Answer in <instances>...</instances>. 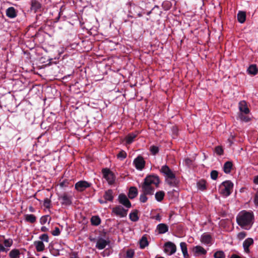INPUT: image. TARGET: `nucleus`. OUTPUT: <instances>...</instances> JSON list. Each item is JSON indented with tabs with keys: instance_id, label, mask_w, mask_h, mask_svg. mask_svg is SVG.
I'll return each instance as SVG.
<instances>
[{
	"instance_id": "nucleus-10",
	"label": "nucleus",
	"mask_w": 258,
	"mask_h": 258,
	"mask_svg": "<svg viewBox=\"0 0 258 258\" xmlns=\"http://www.w3.org/2000/svg\"><path fill=\"white\" fill-rule=\"evenodd\" d=\"M127 211L128 210L124 209L121 206H117L112 209V212L120 217H126Z\"/></svg>"
},
{
	"instance_id": "nucleus-23",
	"label": "nucleus",
	"mask_w": 258,
	"mask_h": 258,
	"mask_svg": "<svg viewBox=\"0 0 258 258\" xmlns=\"http://www.w3.org/2000/svg\"><path fill=\"white\" fill-rule=\"evenodd\" d=\"M232 163L231 161L226 162L223 166V171L225 173H229L232 168Z\"/></svg>"
},
{
	"instance_id": "nucleus-24",
	"label": "nucleus",
	"mask_w": 258,
	"mask_h": 258,
	"mask_svg": "<svg viewBox=\"0 0 258 258\" xmlns=\"http://www.w3.org/2000/svg\"><path fill=\"white\" fill-rule=\"evenodd\" d=\"M193 251L196 254H206L207 251L201 246H196L194 247Z\"/></svg>"
},
{
	"instance_id": "nucleus-48",
	"label": "nucleus",
	"mask_w": 258,
	"mask_h": 258,
	"mask_svg": "<svg viewBox=\"0 0 258 258\" xmlns=\"http://www.w3.org/2000/svg\"><path fill=\"white\" fill-rule=\"evenodd\" d=\"M48 218V216H42L40 220V222L42 225H43L46 223L47 221V219Z\"/></svg>"
},
{
	"instance_id": "nucleus-21",
	"label": "nucleus",
	"mask_w": 258,
	"mask_h": 258,
	"mask_svg": "<svg viewBox=\"0 0 258 258\" xmlns=\"http://www.w3.org/2000/svg\"><path fill=\"white\" fill-rule=\"evenodd\" d=\"M34 244L36 250L38 252L43 251L45 248V245L42 241H35L34 242Z\"/></svg>"
},
{
	"instance_id": "nucleus-3",
	"label": "nucleus",
	"mask_w": 258,
	"mask_h": 258,
	"mask_svg": "<svg viewBox=\"0 0 258 258\" xmlns=\"http://www.w3.org/2000/svg\"><path fill=\"white\" fill-rule=\"evenodd\" d=\"M233 183L230 180L223 182L219 186V192L223 196L228 197L232 192Z\"/></svg>"
},
{
	"instance_id": "nucleus-59",
	"label": "nucleus",
	"mask_w": 258,
	"mask_h": 258,
	"mask_svg": "<svg viewBox=\"0 0 258 258\" xmlns=\"http://www.w3.org/2000/svg\"><path fill=\"white\" fill-rule=\"evenodd\" d=\"M165 5H167V7L166 8V10H168L170 9V6H169V3L168 2L167 3H164L163 4V6H165Z\"/></svg>"
},
{
	"instance_id": "nucleus-20",
	"label": "nucleus",
	"mask_w": 258,
	"mask_h": 258,
	"mask_svg": "<svg viewBox=\"0 0 258 258\" xmlns=\"http://www.w3.org/2000/svg\"><path fill=\"white\" fill-rule=\"evenodd\" d=\"M41 7V4L36 0H32L31 1V10L34 12H36Z\"/></svg>"
},
{
	"instance_id": "nucleus-45",
	"label": "nucleus",
	"mask_w": 258,
	"mask_h": 258,
	"mask_svg": "<svg viewBox=\"0 0 258 258\" xmlns=\"http://www.w3.org/2000/svg\"><path fill=\"white\" fill-rule=\"evenodd\" d=\"M215 151L219 155H221L223 154V150L221 146H217L215 148Z\"/></svg>"
},
{
	"instance_id": "nucleus-46",
	"label": "nucleus",
	"mask_w": 258,
	"mask_h": 258,
	"mask_svg": "<svg viewBox=\"0 0 258 258\" xmlns=\"http://www.w3.org/2000/svg\"><path fill=\"white\" fill-rule=\"evenodd\" d=\"M60 231L58 227H55L54 230L51 232L53 236H58L60 234Z\"/></svg>"
},
{
	"instance_id": "nucleus-38",
	"label": "nucleus",
	"mask_w": 258,
	"mask_h": 258,
	"mask_svg": "<svg viewBox=\"0 0 258 258\" xmlns=\"http://www.w3.org/2000/svg\"><path fill=\"white\" fill-rule=\"evenodd\" d=\"M13 243V241L12 239L9 238V239H5L4 240V244L6 247H11Z\"/></svg>"
},
{
	"instance_id": "nucleus-2",
	"label": "nucleus",
	"mask_w": 258,
	"mask_h": 258,
	"mask_svg": "<svg viewBox=\"0 0 258 258\" xmlns=\"http://www.w3.org/2000/svg\"><path fill=\"white\" fill-rule=\"evenodd\" d=\"M254 215L252 212L243 211L236 217L238 225L242 228L249 230L253 223Z\"/></svg>"
},
{
	"instance_id": "nucleus-52",
	"label": "nucleus",
	"mask_w": 258,
	"mask_h": 258,
	"mask_svg": "<svg viewBox=\"0 0 258 258\" xmlns=\"http://www.w3.org/2000/svg\"><path fill=\"white\" fill-rule=\"evenodd\" d=\"M153 218L158 221H160L161 220V217L159 214H158L157 215H156Z\"/></svg>"
},
{
	"instance_id": "nucleus-13",
	"label": "nucleus",
	"mask_w": 258,
	"mask_h": 258,
	"mask_svg": "<svg viewBox=\"0 0 258 258\" xmlns=\"http://www.w3.org/2000/svg\"><path fill=\"white\" fill-rule=\"evenodd\" d=\"M253 240L251 238H247L244 241L243 247L246 253H249L250 252L249 246L253 245Z\"/></svg>"
},
{
	"instance_id": "nucleus-4",
	"label": "nucleus",
	"mask_w": 258,
	"mask_h": 258,
	"mask_svg": "<svg viewBox=\"0 0 258 258\" xmlns=\"http://www.w3.org/2000/svg\"><path fill=\"white\" fill-rule=\"evenodd\" d=\"M58 200L62 206L67 207L72 204L73 197L71 194L65 192L58 195Z\"/></svg>"
},
{
	"instance_id": "nucleus-1",
	"label": "nucleus",
	"mask_w": 258,
	"mask_h": 258,
	"mask_svg": "<svg viewBox=\"0 0 258 258\" xmlns=\"http://www.w3.org/2000/svg\"><path fill=\"white\" fill-rule=\"evenodd\" d=\"M160 180L157 175H149L144 179V181L141 185L142 192L147 195H153L154 192V188L152 184H154L158 187Z\"/></svg>"
},
{
	"instance_id": "nucleus-25",
	"label": "nucleus",
	"mask_w": 258,
	"mask_h": 258,
	"mask_svg": "<svg viewBox=\"0 0 258 258\" xmlns=\"http://www.w3.org/2000/svg\"><path fill=\"white\" fill-rule=\"evenodd\" d=\"M138 212L137 210H135L130 214L129 217L132 221L136 222L139 220Z\"/></svg>"
},
{
	"instance_id": "nucleus-44",
	"label": "nucleus",
	"mask_w": 258,
	"mask_h": 258,
	"mask_svg": "<svg viewBox=\"0 0 258 258\" xmlns=\"http://www.w3.org/2000/svg\"><path fill=\"white\" fill-rule=\"evenodd\" d=\"M51 201L48 198H45L44 200L43 206L47 209L50 208Z\"/></svg>"
},
{
	"instance_id": "nucleus-57",
	"label": "nucleus",
	"mask_w": 258,
	"mask_h": 258,
	"mask_svg": "<svg viewBox=\"0 0 258 258\" xmlns=\"http://www.w3.org/2000/svg\"><path fill=\"white\" fill-rule=\"evenodd\" d=\"M99 202L100 204H106L107 203V202L105 200H101V199H100L99 200Z\"/></svg>"
},
{
	"instance_id": "nucleus-56",
	"label": "nucleus",
	"mask_w": 258,
	"mask_h": 258,
	"mask_svg": "<svg viewBox=\"0 0 258 258\" xmlns=\"http://www.w3.org/2000/svg\"><path fill=\"white\" fill-rule=\"evenodd\" d=\"M41 231L42 232H46L48 231V228H46L45 226H42L41 228Z\"/></svg>"
},
{
	"instance_id": "nucleus-62",
	"label": "nucleus",
	"mask_w": 258,
	"mask_h": 258,
	"mask_svg": "<svg viewBox=\"0 0 258 258\" xmlns=\"http://www.w3.org/2000/svg\"><path fill=\"white\" fill-rule=\"evenodd\" d=\"M151 12H152V11H150V12H148L147 15H149L151 13Z\"/></svg>"
},
{
	"instance_id": "nucleus-27",
	"label": "nucleus",
	"mask_w": 258,
	"mask_h": 258,
	"mask_svg": "<svg viewBox=\"0 0 258 258\" xmlns=\"http://www.w3.org/2000/svg\"><path fill=\"white\" fill-rule=\"evenodd\" d=\"M248 74L252 75H256L258 73V69L255 64H251L247 69Z\"/></svg>"
},
{
	"instance_id": "nucleus-34",
	"label": "nucleus",
	"mask_w": 258,
	"mask_h": 258,
	"mask_svg": "<svg viewBox=\"0 0 258 258\" xmlns=\"http://www.w3.org/2000/svg\"><path fill=\"white\" fill-rule=\"evenodd\" d=\"M197 187L201 190H204L206 189V182L205 180L202 179L197 182Z\"/></svg>"
},
{
	"instance_id": "nucleus-54",
	"label": "nucleus",
	"mask_w": 258,
	"mask_h": 258,
	"mask_svg": "<svg viewBox=\"0 0 258 258\" xmlns=\"http://www.w3.org/2000/svg\"><path fill=\"white\" fill-rule=\"evenodd\" d=\"M253 182L256 184H258V176H254L253 179Z\"/></svg>"
},
{
	"instance_id": "nucleus-50",
	"label": "nucleus",
	"mask_w": 258,
	"mask_h": 258,
	"mask_svg": "<svg viewBox=\"0 0 258 258\" xmlns=\"http://www.w3.org/2000/svg\"><path fill=\"white\" fill-rule=\"evenodd\" d=\"M254 202L256 206H258V191L255 193L254 198Z\"/></svg>"
},
{
	"instance_id": "nucleus-8",
	"label": "nucleus",
	"mask_w": 258,
	"mask_h": 258,
	"mask_svg": "<svg viewBox=\"0 0 258 258\" xmlns=\"http://www.w3.org/2000/svg\"><path fill=\"white\" fill-rule=\"evenodd\" d=\"M176 250V246L174 243L168 241L164 244V251L169 255L173 254Z\"/></svg>"
},
{
	"instance_id": "nucleus-33",
	"label": "nucleus",
	"mask_w": 258,
	"mask_h": 258,
	"mask_svg": "<svg viewBox=\"0 0 258 258\" xmlns=\"http://www.w3.org/2000/svg\"><path fill=\"white\" fill-rule=\"evenodd\" d=\"M25 220L27 222L34 223L36 221V217L33 214H27L25 215Z\"/></svg>"
},
{
	"instance_id": "nucleus-37",
	"label": "nucleus",
	"mask_w": 258,
	"mask_h": 258,
	"mask_svg": "<svg viewBox=\"0 0 258 258\" xmlns=\"http://www.w3.org/2000/svg\"><path fill=\"white\" fill-rule=\"evenodd\" d=\"M126 153L124 150H121L117 155V157L118 159L123 160L126 157Z\"/></svg>"
},
{
	"instance_id": "nucleus-17",
	"label": "nucleus",
	"mask_w": 258,
	"mask_h": 258,
	"mask_svg": "<svg viewBox=\"0 0 258 258\" xmlns=\"http://www.w3.org/2000/svg\"><path fill=\"white\" fill-rule=\"evenodd\" d=\"M168 226L164 223H160L157 226L156 229L159 234H164L168 231Z\"/></svg>"
},
{
	"instance_id": "nucleus-55",
	"label": "nucleus",
	"mask_w": 258,
	"mask_h": 258,
	"mask_svg": "<svg viewBox=\"0 0 258 258\" xmlns=\"http://www.w3.org/2000/svg\"><path fill=\"white\" fill-rule=\"evenodd\" d=\"M230 258H242L241 256H239L237 254H232L231 255V257Z\"/></svg>"
},
{
	"instance_id": "nucleus-51",
	"label": "nucleus",
	"mask_w": 258,
	"mask_h": 258,
	"mask_svg": "<svg viewBox=\"0 0 258 258\" xmlns=\"http://www.w3.org/2000/svg\"><path fill=\"white\" fill-rule=\"evenodd\" d=\"M8 250V249L6 248L2 244L0 243V252H7Z\"/></svg>"
},
{
	"instance_id": "nucleus-29",
	"label": "nucleus",
	"mask_w": 258,
	"mask_h": 258,
	"mask_svg": "<svg viewBox=\"0 0 258 258\" xmlns=\"http://www.w3.org/2000/svg\"><path fill=\"white\" fill-rule=\"evenodd\" d=\"M137 135L134 133H130L125 137V141L127 144L132 143Z\"/></svg>"
},
{
	"instance_id": "nucleus-47",
	"label": "nucleus",
	"mask_w": 258,
	"mask_h": 258,
	"mask_svg": "<svg viewBox=\"0 0 258 258\" xmlns=\"http://www.w3.org/2000/svg\"><path fill=\"white\" fill-rule=\"evenodd\" d=\"M39 238L45 242H48V236L47 234H42L40 237Z\"/></svg>"
},
{
	"instance_id": "nucleus-12",
	"label": "nucleus",
	"mask_w": 258,
	"mask_h": 258,
	"mask_svg": "<svg viewBox=\"0 0 258 258\" xmlns=\"http://www.w3.org/2000/svg\"><path fill=\"white\" fill-rule=\"evenodd\" d=\"M119 203L127 208H130L132 207L131 202L127 197L123 194H121L118 196Z\"/></svg>"
},
{
	"instance_id": "nucleus-19",
	"label": "nucleus",
	"mask_w": 258,
	"mask_h": 258,
	"mask_svg": "<svg viewBox=\"0 0 258 258\" xmlns=\"http://www.w3.org/2000/svg\"><path fill=\"white\" fill-rule=\"evenodd\" d=\"M138 194L137 188L135 186H132L130 188L128 197L130 199H133L136 198Z\"/></svg>"
},
{
	"instance_id": "nucleus-60",
	"label": "nucleus",
	"mask_w": 258,
	"mask_h": 258,
	"mask_svg": "<svg viewBox=\"0 0 258 258\" xmlns=\"http://www.w3.org/2000/svg\"><path fill=\"white\" fill-rule=\"evenodd\" d=\"M137 15H138V16L139 17H142V14H141V13H138Z\"/></svg>"
},
{
	"instance_id": "nucleus-5",
	"label": "nucleus",
	"mask_w": 258,
	"mask_h": 258,
	"mask_svg": "<svg viewBox=\"0 0 258 258\" xmlns=\"http://www.w3.org/2000/svg\"><path fill=\"white\" fill-rule=\"evenodd\" d=\"M103 177L107 181L109 184H113L115 182V176L114 173L108 168H105L102 170Z\"/></svg>"
},
{
	"instance_id": "nucleus-58",
	"label": "nucleus",
	"mask_w": 258,
	"mask_h": 258,
	"mask_svg": "<svg viewBox=\"0 0 258 258\" xmlns=\"http://www.w3.org/2000/svg\"><path fill=\"white\" fill-rule=\"evenodd\" d=\"M29 210L31 212H35V209H34V208L32 206H30L29 207Z\"/></svg>"
},
{
	"instance_id": "nucleus-15",
	"label": "nucleus",
	"mask_w": 258,
	"mask_h": 258,
	"mask_svg": "<svg viewBox=\"0 0 258 258\" xmlns=\"http://www.w3.org/2000/svg\"><path fill=\"white\" fill-rule=\"evenodd\" d=\"M212 237L211 235L207 233H204L201 236V241L207 245L212 243Z\"/></svg>"
},
{
	"instance_id": "nucleus-39",
	"label": "nucleus",
	"mask_w": 258,
	"mask_h": 258,
	"mask_svg": "<svg viewBox=\"0 0 258 258\" xmlns=\"http://www.w3.org/2000/svg\"><path fill=\"white\" fill-rule=\"evenodd\" d=\"M150 150L153 155H156L159 152V148L155 146H151Z\"/></svg>"
},
{
	"instance_id": "nucleus-30",
	"label": "nucleus",
	"mask_w": 258,
	"mask_h": 258,
	"mask_svg": "<svg viewBox=\"0 0 258 258\" xmlns=\"http://www.w3.org/2000/svg\"><path fill=\"white\" fill-rule=\"evenodd\" d=\"M165 196V192L162 190L157 191L155 195L156 200L158 202H161Z\"/></svg>"
},
{
	"instance_id": "nucleus-49",
	"label": "nucleus",
	"mask_w": 258,
	"mask_h": 258,
	"mask_svg": "<svg viewBox=\"0 0 258 258\" xmlns=\"http://www.w3.org/2000/svg\"><path fill=\"white\" fill-rule=\"evenodd\" d=\"M192 160L189 158H187L185 159V164L187 166H190L192 164Z\"/></svg>"
},
{
	"instance_id": "nucleus-53",
	"label": "nucleus",
	"mask_w": 258,
	"mask_h": 258,
	"mask_svg": "<svg viewBox=\"0 0 258 258\" xmlns=\"http://www.w3.org/2000/svg\"><path fill=\"white\" fill-rule=\"evenodd\" d=\"M68 182L66 181H63L60 183V186L61 187H66L68 185Z\"/></svg>"
},
{
	"instance_id": "nucleus-28",
	"label": "nucleus",
	"mask_w": 258,
	"mask_h": 258,
	"mask_svg": "<svg viewBox=\"0 0 258 258\" xmlns=\"http://www.w3.org/2000/svg\"><path fill=\"white\" fill-rule=\"evenodd\" d=\"M149 244L148 241L147 240V238L146 236L145 235L142 236L141 239L140 240V248L143 249L145 248Z\"/></svg>"
},
{
	"instance_id": "nucleus-63",
	"label": "nucleus",
	"mask_w": 258,
	"mask_h": 258,
	"mask_svg": "<svg viewBox=\"0 0 258 258\" xmlns=\"http://www.w3.org/2000/svg\"><path fill=\"white\" fill-rule=\"evenodd\" d=\"M155 258H164V257H162V256H159V257H156Z\"/></svg>"
},
{
	"instance_id": "nucleus-9",
	"label": "nucleus",
	"mask_w": 258,
	"mask_h": 258,
	"mask_svg": "<svg viewBox=\"0 0 258 258\" xmlns=\"http://www.w3.org/2000/svg\"><path fill=\"white\" fill-rule=\"evenodd\" d=\"M91 184L85 180L77 182L75 185V189L79 191H83L87 188L89 187Z\"/></svg>"
},
{
	"instance_id": "nucleus-11",
	"label": "nucleus",
	"mask_w": 258,
	"mask_h": 258,
	"mask_svg": "<svg viewBox=\"0 0 258 258\" xmlns=\"http://www.w3.org/2000/svg\"><path fill=\"white\" fill-rule=\"evenodd\" d=\"M110 242L108 239H104L102 237H99L96 242V247L98 249H103L107 245L109 244Z\"/></svg>"
},
{
	"instance_id": "nucleus-32",
	"label": "nucleus",
	"mask_w": 258,
	"mask_h": 258,
	"mask_svg": "<svg viewBox=\"0 0 258 258\" xmlns=\"http://www.w3.org/2000/svg\"><path fill=\"white\" fill-rule=\"evenodd\" d=\"M20 252L19 249H12L9 253V256L11 258H19Z\"/></svg>"
},
{
	"instance_id": "nucleus-22",
	"label": "nucleus",
	"mask_w": 258,
	"mask_h": 258,
	"mask_svg": "<svg viewBox=\"0 0 258 258\" xmlns=\"http://www.w3.org/2000/svg\"><path fill=\"white\" fill-rule=\"evenodd\" d=\"M180 246L184 258H188L189 255L187 252V244L185 242H182L180 243Z\"/></svg>"
},
{
	"instance_id": "nucleus-36",
	"label": "nucleus",
	"mask_w": 258,
	"mask_h": 258,
	"mask_svg": "<svg viewBox=\"0 0 258 258\" xmlns=\"http://www.w3.org/2000/svg\"><path fill=\"white\" fill-rule=\"evenodd\" d=\"M214 258H225V254L222 250H218L214 254Z\"/></svg>"
},
{
	"instance_id": "nucleus-41",
	"label": "nucleus",
	"mask_w": 258,
	"mask_h": 258,
	"mask_svg": "<svg viewBox=\"0 0 258 258\" xmlns=\"http://www.w3.org/2000/svg\"><path fill=\"white\" fill-rule=\"evenodd\" d=\"M147 196V195L142 192V194H141L140 196V201L143 203H146L148 200V198Z\"/></svg>"
},
{
	"instance_id": "nucleus-26",
	"label": "nucleus",
	"mask_w": 258,
	"mask_h": 258,
	"mask_svg": "<svg viewBox=\"0 0 258 258\" xmlns=\"http://www.w3.org/2000/svg\"><path fill=\"white\" fill-rule=\"evenodd\" d=\"M246 20V13L243 11H239L237 14V20L240 23H243Z\"/></svg>"
},
{
	"instance_id": "nucleus-31",
	"label": "nucleus",
	"mask_w": 258,
	"mask_h": 258,
	"mask_svg": "<svg viewBox=\"0 0 258 258\" xmlns=\"http://www.w3.org/2000/svg\"><path fill=\"white\" fill-rule=\"evenodd\" d=\"M91 222L92 225L98 226L101 223V219L98 216H94L91 218Z\"/></svg>"
},
{
	"instance_id": "nucleus-6",
	"label": "nucleus",
	"mask_w": 258,
	"mask_h": 258,
	"mask_svg": "<svg viewBox=\"0 0 258 258\" xmlns=\"http://www.w3.org/2000/svg\"><path fill=\"white\" fill-rule=\"evenodd\" d=\"M160 172L162 173L168 179H174L175 178V174L171 171L169 167L166 165H163L161 167Z\"/></svg>"
},
{
	"instance_id": "nucleus-40",
	"label": "nucleus",
	"mask_w": 258,
	"mask_h": 258,
	"mask_svg": "<svg viewBox=\"0 0 258 258\" xmlns=\"http://www.w3.org/2000/svg\"><path fill=\"white\" fill-rule=\"evenodd\" d=\"M135 254L134 250L132 249H127L126 252V257L133 258Z\"/></svg>"
},
{
	"instance_id": "nucleus-7",
	"label": "nucleus",
	"mask_w": 258,
	"mask_h": 258,
	"mask_svg": "<svg viewBox=\"0 0 258 258\" xmlns=\"http://www.w3.org/2000/svg\"><path fill=\"white\" fill-rule=\"evenodd\" d=\"M133 164L137 169L142 170L145 167V161L142 156H138L134 159Z\"/></svg>"
},
{
	"instance_id": "nucleus-16",
	"label": "nucleus",
	"mask_w": 258,
	"mask_h": 258,
	"mask_svg": "<svg viewBox=\"0 0 258 258\" xmlns=\"http://www.w3.org/2000/svg\"><path fill=\"white\" fill-rule=\"evenodd\" d=\"M103 198L106 201L112 202L114 199L113 190L110 189L106 190L103 195Z\"/></svg>"
},
{
	"instance_id": "nucleus-35",
	"label": "nucleus",
	"mask_w": 258,
	"mask_h": 258,
	"mask_svg": "<svg viewBox=\"0 0 258 258\" xmlns=\"http://www.w3.org/2000/svg\"><path fill=\"white\" fill-rule=\"evenodd\" d=\"M239 118L240 119L244 121L245 122H248L250 120V117H249L248 115L244 113H239Z\"/></svg>"
},
{
	"instance_id": "nucleus-61",
	"label": "nucleus",
	"mask_w": 258,
	"mask_h": 258,
	"mask_svg": "<svg viewBox=\"0 0 258 258\" xmlns=\"http://www.w3.org/2000/svg\"><path fill=\"white\" fill-rule=\"evenodd\" d=\"M168 184H170V185H173V182L172 181L168 182Z\"/></svg>"
},
{
	"instance_id": "nucleus-43",
	"label": "nucleus",
	"mask_w": 258,
	"mask_h": 258,
	"mask_svg": "<svg viewBox=\"0 0 258 258\" xmlns=\"http://www.w3.org/2000/svg\"><path fill=\"white\" fill-rule=\"evenodd\" d=\"M211 178L213 180L217 179L218 176V172L217 170H212L210 174Z\"/></svg>"
},
{
	"instance_id": "nucleus-42",
	"label": "nucleus",
	"mask_w": 258,
	"mask_h": 258,
	"mask_svg": "<svg viewBox=\"0 0 258 258\" xmlns=\"http://www.w3.org/2000/svg\"><path fill=\"white\" fill-rule=\"evenodd\" d=\"M246 233L245 232L242 231L238 233L237 237L239 240H241L243 239L246 236Z\"/></svg>"
},
{
	"instance_id": "nucleus-18",
	"label": "nucleus",
	"mask_w": 258,
	"mask_h": 258,
	"mask_svg": "<svg viewBox=\"0 0 258 258\" xmlns=\"http://www.w3.org/2000/svg\"><path fill=\"white\" fill-rule=\"evenodd\" d=\"M6 16L10 18H14L17 16L16 9L13 7H9L6 10Z\"/></svg>"
},
{
	"instance_id": "nucleus-14",
	"label": "nucleus",
	"mask_w": 258,
	"mask_h": 258,
	"mask_svg": "<svg viewBox=\"0 0 258 258\" xmlns=\"http://www.w3.org/2000/svg\"><path fill=\"white\" fill-rule=\"evenodd\" d=\"M239 109L240 112V113L247 114L250 112V110L247 107V103L245 101H241L239 102Z\"/></svg>"
}]
</instances>
